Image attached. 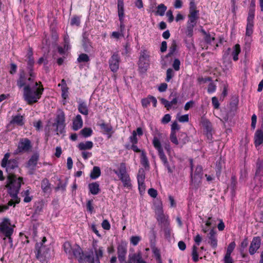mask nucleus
Instances as JSON below:
<instances>
[{"mask_svg":"<svg viewBox=\"0 0 263 263\" xmlns=\"http://www.w3.org/2000/svg\"><path fill=\"white\" fill-rule=\"evenodd\" d=\"M17 85L20 87H24L23 96L25 100L29 104L37 102L40 99L44 91V88L40 82H28L26 81L24 71L20 74V78L17 81Z\"/></svg>","mask_w":263,"mask_h":263,"instance_id":"obj_1","label":"nucleus"},{"mask_svg":"<svg viewBox=\"0 0 263 263\" xmlns=\"http://www.w3.org/2000/svg\"><path fill=\"white\" fill-rule=\"evenodd\" d=\"M7 180V187L8 188V193L11 197V199L8 202V205H0V212L7 210L9 206H12L20 202V199L17 194L23 183V178H17L15 176L10 174Z\"/></svg>","mask_w":263,"mask_h":263,"instance_id":"obj_2","label":"nucleus"},{"mask_svg":"<svg viewBox=\"0 0 263 263\" xmlns=\"http://www.w3.org/2000/svg\"><path fill=\"white\" fill-rule=\"evenodd\" d=\"M63 248L68 258H76L79 263H83L85 261L84 252L79 245H72L69 242L67 241L63 244Z\"/></svg>","mask_w":263,"mask_h":263,"instance_id":"obj_3","label":"nucleus"},{"mask_svg":"<svg viewBox=\"0 0 263 263\" xmlns=\"http://www.w3.org/2000/svg\"><path fill=\"white\" fill-rule=\"evenodd\" d=\"M153 144L157 150L159 156L164 166L167 169L168 173H172L173 170L169 165L167 159L165 155L159 139L157 137H154L153 140Z\"/></svg>","mask_w":263,"mask_h":263,"instance_id":"obj_4","label":"nucleus"},{"mask_svg":"<svg viewBox=\"0 0 263 263\" xmlns=\"http://www.w3.org/2000/svg\"><path fill=\"white\" fill-rule=\"evenodd\" d=\"M0 232L8 238L11 246H12V239L11 236L13 234V229L11 225L10 220L9 218H4L0 222Z\"/></svg>","mask_w":263,"mask_h":263,"instance_id":"obj_5","label":"nucleus"},{"mask_svg":"<svg viewBox=\"0 0 263 263\" xmlns=\"http://www.w3.org/2000/svg\"><path fill=\"white\" fill-rule=\"evenodd\" d=\"M10 154L7 153L5 154L4 158L1 162V166L6 168L7 172L11 174L12 170L18 166V163L16 159H9Z\"/></svg>","mask_w":263,"mask_h":263,"instance_id":"obj_6","label":"nucleus"},{"mask_svg":"<svg viewBox=\"0 0 263 263\" xmlns=\"http://www.w3.org/2000/svg\"><path fill=\"white\" fill-rule=\"evenodd\" d=\"M31 143L30 140L27 138H22L18 143L17 148L14 152L15 155L25 153L29 151L31 148Z\"/></svg>","mask_w":263,"mask_h":263,"instance_id":"obj_7","label":"nucleus"},{"mask_svg":"<svg viewBox=\"0 0 263 263\" xmlns=\"http://www.w3.org/2000/svg\"><path fill=\"white\" fill-rule=\"evenodd\" d=\"M95 257L91 255H85V260L88 263H100V259L103 257V249L102 247L95 248Z\"/></svg>","mask_w":263,"mask_h":263,"instance_id":"obj_8","label":"nucleus"},{"mask_svg":"<svg viewBox=\"0 0 263 263\" xmlns=\"http://www.w3.org/2000/svg\"><path fill=\"white\" fill-rule=\"evenodd\" d=\"M139 68L142 72L145 71L149 66V55L146 51L141 52L139 63Z\"/></svg>","mask_w":263,"mask_h":263,"instance_id":"obj_9","label":"nucleus"},{"mask_svg":"<svg viewBox=\"0 0 263 263\" xmlns=\"http://www.w3.org/2000/svg\"><path fill=\"white\" fill-rule=\"evenodd\" d=\"M120 58L118 52H114L110 58L108 63L111 71L117 72L119 68Z\"/></svg>","mask_w":263,"mask_h":263,"instance_id":"obj_10","label":"nucleus"},{"mask_svg":"<svg viewBox=\"0 0 263 263\" xmlns=\"http://www.w3.org/2000/svg\"><path fill=\"white\" fill-rule=\"evenodd\" d=\"M117 254L119 260L121 263L125 262L126 255L127 254V245L122 242L117 247Z\"/></svg>","mask_w":263,"mask_h":263,"instance_id":"obj_11","label":"nucleus"},{"mask_svg":"<svg viewBox=\"0 0 263 263\" xmlns=\"http://www.w3.org/2000/svg\"><path fill=\"white\" fill-rule=\"evenodd\" d=\"M57 130L60 133H62L65 126V114L62 110H60L56 117Z\"/></svg>","mask_w":263,"mask_h":263,"instance_id":"obj_12","label":"nucleus"},{"mask_svg":"<svg viewBox=\"0 0 263 263\" xmlns=\"http://www.w3.org/2000/svg\"><path fill=\"white\" fill-rule=\"evenodd\" d=\"M145 178V173L144 169L140 168L137 175L138 187L140 192L144 191L145 189V185L144 183Z\"/></svg>","mask_w":263,"mask_h":263,"instance_id":"obj_13","label":"nucleus"},{"mask_svg":"<svg viewBox=\"0 0 263 263\" xmlns=\"http://www.w3.org/2000/svg\"><path fill=\"white\" fill-rule=\"evenodd\" d=\"M261 240L259 237H255L253 238L249 249L251 255L254 254L260 247Z\"/></svg>","mask_w":263,"mask_h":263,"instance_id":"obj_14","label":"nucleus"},{"mask_svg":"<svg viewBox=\"0 0 263 263\" xmlns=\"http://www.w3.org/2000/svg\"><path fill=\"white\" fill-rule=\"evenodd\" d=\"M180 126L177 122H174L172 124L170 139L173 144H178V139L176 136V130H179Z\"/></svg>","mask_w":263,"mask_h":263,"instance_id":"obj_15","label":"nucleus"},{"mask_svg":"<svg viewBox=\"0 0 263 263\" xmlns=\"http://www.w3.org/2000/svg\"><path fill=\"white\" fill-rule=\"evenodd\" d=\"M160 100L161 103L164 105L165 107H166L167 110H170L172 108L175 109L178 107V98L177 97L173 98L171 101H167L164 98L161 99Z\"/></svg>","mask_w":263,"mask_h":263,"instance_id":"obj_16","label":"nucleus"},{"mask_svg":"<svg viewBox=\"0 0 263 263\" xmlns=\"http://www.w3.org/2000/svg\"><path fill=\"white\" fill-rule=\"evenodd\" d=\"M208 243L211 246L215 249L217 246L216 232L214 229H211L208 235Z\"/></svg>","mask_w":263,"mask_h":263,"instance_id":"obj_17","label":"nucleus"},{"mask_svg":"<svg viewBox=\"0 0 263 263\" xmlns=\"http://www.w3.org/2000/svg\"><path fill=\"white\" fill-rule=\"evenodd\" d=\"M202 175V167L198 165L195 170L194 174L191 173V180L193 182H200Z\"/></svg>","mask_w":263,"mask_h":263,"instance_id":"obj_18","label":"nucleus"},{"mask_svg":"<svg viewBox=\"0 0 263 263\" xmlns=\"http://www.w3.org/2000/svg\"><path fill=\"white\" fill-rule=\"evenodd\" d=\"M113 172L117 175L119 180L124 178L125 175L128 174L127 172L126 167L124 163L120 164L118 170H114Z\"/></svg>","mask_w":263,"mask_h":263,"instance_id":"obj_19","label":"nucleus"},{"mask_svg":"<svg viewBox=\"0 0 263 263\" xmlns=\"http://www.w3.org/2000/svg\"><path fill=\"white\" fill-rule=\"evenodd\" d=\"M254 144L256 147L263 143V127L262 129H258L254 134Z\"/></svg>","mask_w":263,"mask_h":263,"instance_id":"obj_20","label":"nucleus"},{"mask_svg":"<svg viewBox=\"0 0 263 263\" xmlns=\"http://www.w3.org/2000/svg\"><path fill=\"white\" fill-rule=\"evenodd\" d=\"M39 158V155L37 154H35L33 155L28 162L27 167L29 168L30 170H34L35 167L37 164Z\"/></svg>","mask_w":263,"mask_h":263,"instance_id":"obj_21","label":"nucleus"},{"mask_svg":"<svg viewBox=\"0 0 263 263\" xmlns=\"http://www.w3.org/2000/svg\"><path fill=\"white\" fill-rule=\"evenodd\" d=\"M189 141V138L185 133H180L179 135V139L178 140V144H175L176 145H179L180 147L183 146L184 144Z\"/></svg>","mask_w":263,"mask_h":263,"instance_id":"obj_22","label":"nucleus"},{"mask_svg":"<svg viewBox=\"0 0 263 263\" xmlns=\"http://www.w3.org/2000/svg\"><path fill=\"white\" fill-rule=\"evenodd\" d=\"M83 126V120L81 115H78L73 121L72 128L74 130H78Z\"/></svg>","mask_w":263,"mask_h":263,"instance_id":"obj_23","label":"nucleus"},{"mask_svg":"<svg viewBox=\"0 0 263 263\" xmlns=\"http://www.w3.org/2000/svg\"><path fill=\"white\" fill-rule=\"evenodd\" d=\"M240 51L241 48L239 44H237L233 47L231 54L234 61H237L238 60V55Z\"/></svg>","mask_w":263,"mask_h":263,"instance_id":"obj_24","label":"nucleus"},{"mask_svg":"<svg viewBox=\"0 0 263 263\" xmlns=\"http://www.w3.org/2000/svg\"><path fill=\"white\" fill-rule=\"evenodd\" d=\"M34 63H27V69L30 77L26 79V81L28 82H33L36 77L35 73L33 72Z\"/></svg>","mask_w":263,"mask_h":263,"instance_id":"obj_25","label":"nucleus"},{"mask_svg":"<svg viewBox=\"0 0 263 263\" xmlns=\"http://www.w3.org/2000/svg\"><path fill=\"white\" fill-rule=\"evenodd\" d=\"M88 188L90 193L94 195H97L100 191L99 184L97 182L89 183Z\"/></svg>","mask_w":263,"mask_h":263,"instance_id":"obj_26","label":"nucleus"},{"mask_svg":"<svg viewBox=\"0 0 263 263\" xmlns=\"http://www.w3.org/2000/svg\"><path fill=\"white\" fill-rule=\"evenodd\" d=\"M198 11H194L190 12L189 15V20L187 23L196 25L197 21L198 19Z\"/></svg>","mask_w":263,"mask_h":263,"instance_id":"obj_27","label":"nucleus"},{"mask_svg":"<svg viewBox=\"0 0 263 263\" xmlns=\"http://www.w3.org/2000/svg\"><path fill=\"white\" fill-rule=\"evenodd\" d=\"M10 123L18 126H22L24 123L23 117L20 115L13 116Z\"/></svg>","mask_w":263,"mask_h":263,"instance_id":"obj_28","label":"nucleus"},{"mask_svg":"<svg viewBox=\"0 0 263 263\" xmlns=\"http://www.w3.org/2000/svg\"><path fill=\"white\" fill-rule=\"evenodd\" d=\"M92 142L88 141L85 142H81L79 144L78 147L80 150L90 149L93 147Z\"/></svg>","mask_w":263,"mask_h":263,"instance_id":"obj_29","label":"nucleus"},{"mask_svg":"<svg viewBox=\"0 0 263 263\" xmlns=\"http://www.w3.org/2000/svg\"><path fill=\"white\" fill-rule=\"evenodd\" d=\"M101 175V170L99 166H94L90 173V177L92 179H96Z\"/></svg>","mask_w":263,"mask_h":263,"instance_id":"obj_30","label":"nucleus"},{"mask_svg":"<svg viewBox=\"0 0 263 263\" xmlns=\"http://www.w3.org/2000/svg\"><path fill=\"white\" fill-rule=\"evenodd\" d=\"M79 111L82 114L87 116L88 114V109L87 104L84 102H80L78 105Z\"/></svg>","mask_w":263,"mask_h":263,"instance_id":"obj_31","label":"nucleus"},{"mask_svg":"<svg viewBox=\"0 0 263 263\" xmlns=\"http://www.w3.org/2000/svg\"><path fill=\"white\" fill-rule=\"evenodd\" d=\"M120 180L122 182L124 187L129 189L132 187L131 180L129 174L125 175L124 178H122Z\"/></svg>","mask_w":263,"mask_h":263,"instance_id":"obj_32","label":"nucleus"},{"mask_svg":"<svg viewBox=\"0 0 263 263\" xmlns=\"http://www.w3.org/2000/svg\"><path fill=\"white\" fill-rule=\"evenodd\" d=\"M41 188L44 193H47L50 190V184L47 179H44L41 182Z\"/></svg>","mask_w":263,"mask_h":263,"instance_id":"obj_33","label":"nucleus"},{"mask_svg":"<svg viewBox=\"0 0 263 263\" xmlns=\"http://www.w3.org/2000/svg\"><path fill=\"white\" fill-rule=\"evenodd\" d=\"M195 24L187 23L186 28L185 31V34L189 37H192L193 35V30Z\"/></svg>","mask_w":263,"mask_h":263,"instance_id":"obj_34","label":"nucleus"},{"mask_svg":"<svg viewBox=\"0 0 263 263\" xmlns=\"http://www.w3.org/2000/svg\"><path fill=\"white\" fill-rule=\"evenodd\" d=\"M253 21H247L246 34L251 36L253 32Z\"/></svg>","mask_w":263,"mask_h":263,"instance_id":"obj_35","label":"nucleus"},{"mask_svg":"<svg viewBox=\"0 0 263 263\" xmlns=\"http://www.w3.org/2000/svg\"><path fill=\"white\" fill-rule=\"evenodd\" d=\"M157 9L156 14L160 16H163L167 9V7L164 4H161L157 6Z\"/></svg>","mask_w":263,"mask_h":263,"instance_id":"obj_36","label":"nucleus"},{"mask_svg":"<svg viewBox=\"0 0 263 263\" xmlns=\"http://www.w3.org/2000/svg\"><path fill=\"white\" fill-rule=\"evenodd\" d=\"M201 124L203 127L206 130L207 133H210L212 131V124L208 120L202 119Z\"/></svg>","mask_w":263,"mask_h":263,"instance_id":"obj_37","label":"nucleus"},{"mask_svg":"<svg viewBox=\"0 0 263 263\" xmlns=\"http://www.w3.org/2000/svg\"><path fill=\"white\" fill-rule=\"evenodd\" d=\"M92 132V130L90 128L87 127L84 128L80 132L81 134L85 138L91 136Z\"/></svg>","mask_w":263,"mask_h":263,"instance_id":"obj_38","label":"nucleus"},{"mask_svg":"<svg viewBox=\"0 0 263 263\" xmlns=\"http://www.w3.org/2000/svg\"><path fill=\"white\" fill-rule=\"evenodd\" d=\"M198 248L195 245L192 247V256L193 260L194 262H197L199 260V255L197 252Z\"/></svg>","mask_w":263,"mask_h":263,"instance_id":"obj_39","label":"nucleus"},{"mask_svg":"<svg viewBox=\"0 0 263 263\" xmlns=\"http://www.w3.org/2000/svg\"><path fill=\"white\" fill-rule=\"evenodd\" d=\"M23 196L24 197V201L25 202H29L32 200V197L30 196V189L24 191L23 193Z\"/></svg>","mask_w":263,"mask_h":263,"instance_id":"obj_40","label":"nucleus"},{"mask_svg":"<svg viewBox=\"0 0 263 263\" xmlns=\"http://www.w3.org/2000/svg\"><path fill=\"white\" fill-rule=\"evenodd\" d=\"M62 90V97L64 99L63 104H65L66 101V100L68 97V88L67 87H64L61 88Z\"/></svg>","mask_w":263,"mask_h":263,"instance_id":"obj_41","label":"nucleus"},{"mask_svg":"<svg viewBox=\"0 0 263 263\" xmlns=\"http://www.w3.org/2000/svg\"><path fill=\"white\" fill-rule=\"evenodd\" d=\"M27 63H34V61L33 58V51L31 48H29L27 54Z\"/></svg>","mask_w":263,"mask_h":263,"instance_id":"obj_42","label":"nucleus"},{"mask_svg":"<svg viewBox=\"0 0 263 263\" xmlns=\"http://www.w3.org/2000/svg\"><path fill=\"white\" fill-rule=\"evenodd\" d=\"M141 164L145 167H146L148 166L149 163L148 159L146 156V154L144 152H142L141 153Z\"/></svg>","mask_w":263,"mask_h":263,"instance_id":"obj_43","label":"nucleus"},{"mask_svg":"<svg viewBox=\"0 0 263 263\" xmlns=\"http://www.w3.org/2000/svg\"><path fill=\"white\" fill-rule=\"evenodd\" d=\"M43 248H40L37 251V253L36 254V256L37 258L41 262H43L46 260V256L45 255H43L42 254V251L43 250Z\"/></svg>","mask_w":263,"mask_h":263,"instance_id":"obj_44","label":"nucleus"},{"mask_svg":"<svg viewBox=\"0 0 263 263\" xmlns=\"http://www.w3.org/2000/svg\"><path fill=\"white\" fill-rule=\"evenodd\" d=\"M79 62H87L90 60L88 55L85 53L81 54L77 59Z\"/></svg>","mask_w":263,"mask_h":263,"instance_id":"obj_45","label":"nucleus"},{"mask_svg":"<svg viewBox=\"0 0 263 263\" xmlns=\"http://www.w3.org/2000/svg\"><path fill=\"white\" fill-rule=\"evenodd\" d=\"M100 126L101 128L107 133H109L112 130V127L110 125L103 123Z\"/></svg>","mask_w":263,"mask_h":263,"instance_id":"obj_46","label":"nucleus"},{"mask_svg":"<svg viewBox=\"0 0 263 263\" xmlns=\"http://www.w3.org/2000/svg\"><path fill=\"white\" fill-rule=\"evenodd\" d=\"M236 246V243L234 241L231 242L228 246L226 255H231L232 252L233 251Z\"/></svg>","mask_w":263,"mask_h":263,"instance_id":"obj_47","label":"nucleus"},{"mask_svg":"<svg viewBox=\"0 0 263 263\" xmlns=\"http://www.w3.org/2000/svg\"><path fill=\"white\" fill-rule=\"evenodd\" d=\"M141 240V237L139 236H133L130 238V243L134 246H137Z\"/></svg>","mask_w":263,"mask_h":263,"instance_id":"obj_48","label":"nucleus"},{"mask_svg":"<svg viewBox=\"0 0 263 263\" xmlns=\"http://www.w3.org/2000/svg\"><path fill=\"white\" fill-rule=\"evenodd\" d=\"M151 102V96L143 99L141 101L142 106L144 108H147Z\"/></svg>","mask_w":263,"mask_h":263,"instance_id":"obj_49","label":"nucleus"},{"mask_svg":"<svg viewBox=\"0 0 263 263\" xmlns=\"http://www.w3.org/2000/svg\"><path fill=\"white\" fill-rule=\"evenodd\" d=\"M157 219L158 221H159L161 223H163L165 225L168 224V221L167 220V218L166 217V216L163 214L161 215H158L157 216Z\"/></svg>","mask_w":263,"mask_h":263,"instance_id":"obj_50","label":"nucleus"},{"mask_svg":"<svg viewBox=\"0 0 263 263\" xmlns=\"http://www.w3.org/2000/svg\"><path fill=\"white\" fill-rule=\"evenodd\" d=\"M174 76V72L171 68H168L166 71V77L165 80L166 82H169L172 78Z\"/></svg>","mask_w":263,"mask_h":263,"instance_id":"obj_51","label":"nucleus"},{"mask_svg":"<svg viewBox=\"0 0 263 263\" xmlns=\"http://www.w3.org/2000/svg\"><path fill=\"white\" fill-rule=\"evenodd\" d=\"M129 141L132 143V144H137L138 140V138L137 137V133H136V131L134 130L133 132L132 135L131 136L129 137Z\"/></svg>","mask_w":263,"mask_h":263,"instance_id":"obj_52","label":"nucleus"},{"mask_svg":"<svg viewBox=\"0 0 263 263\" xmlns=\"http://www.w3.org/2000/svg\"><path fill=\"white\" fill-rule=\"evenodd\" d=\"M177 49V45L175 42H173L171 46H170L169 48V52L168 53V57H171L172 55L176 51Z\"/></svg>","mask_w":263,"mask_h":263,"instance_id":"obj_53","label":"nucleus"},{"mask_svg":"<svg viewBox=\"0 0 263 263\" xmlns=\"http://www.w3.org/2000/svg\"><path fill=\"white\" fill-rule=\"evenodd\" d=\"M80 24V17L77 16H74L71 18L70 21V24L72 26H79Z\"/></svg>","mask_w":263,"mask_h":263,"instance_id":"obj_54","label":"nucleus"},{"mask_svg":"<svg viewBox=\"0 0 263 263\" xmlns=\"http://www.w3.org/2000/svg\"><path fill=\"white\" fill-rule=\"evenodd\" d=\"M255 8H250L247 21H253L254 18Z\"/></svg>","mask_w":263,"mask_h":263,"instance_id":"obj_55","label":"nucleus"},{"mask_svg":"<svg viewBox=\"0 0 263 263\" xmlns=\"http://www.w3.org/2000/svg\"><path fill=\"white\" fill-rule=\"evenodd\" d=\"M118 16L120 22H122L124 20V7L118 8Z\"/></svg>","mask_w":263,"mask_h":263,"instance_id":"obj_56","label":"nucleus"},{"mask_svg":"<svg viewBox=\"0 0 263 263\" xmlns=\"http://www.w3.org/2000/svg\"><path fill=\"white\" fill-rule=\"evenodd\" d=\"M177 119L180 122L182 123L187 122L189 120V115L187 114L178 117Z\"/></svg>","mask_w":263,"mask_h":263,"instance_id":"obj_57","label":"nucleus"},{"mask_svg":"<svg viewBox=\"0 0 263 263\" xmlns=\"http://www.w3.org/2000/svg\"><path fill=\"white\" fill-rule=\"evenodd\" d=\"M180 62L178 59L174 60L173 63V67L176 71H178L180 69Z\"/></svg>","mask_w":263,"mask_h":263,"instance_id":"obj_58","label":"nucleus"},{"mask_svg":"<svg viewBox=\"0 0 263 263\" xmlns=\"http://www.w3.org/2000/svg\"><path fill=\"white\" fill-rule=\"evenodd\" d=\"M102 228L106 230H109L110 229V224L109 221L105 219L104 220L102 223Z\"/></svg>","mask_w":263,"mask_h":263,"instance_id":"obj_59","label":"nucleus"},{"mask_svg":"<svg viewBox=\"0 0 263 263\" xmlns=\"http://www.w3.org/2000/svg\"><path fill=\"white\" fill-rule=\"evenodd\" d=\"M148 194L153 198H156L158 194L157 190L153 188L149 189L148 190Z\"/></svg>","mask_w":263,"mask_h":263,"instance_id":"obj_60","label":"nucleus"},{"mask_svg":"<svg viewBox=\"0 0 263 263\" xmlns=\"http://www.w3.org/2000/svg\"><path fill=\"white\" fill-rule=\"evenodd\" d=\"M171 120V116L170 114H166L164 116L161 120L162 123L163 124L168 123Z\"/></svg>","mask_w":263,"mask_h":263,"instance_id":"obj_61","label":"nucleus"},{"mask_svg":"<svg viewBox=\"0 0 263 263\" xmlns=\"http://www.w3.org/2000/svg\"><path fill=\"white\" fill-rule=\"evenodd\" d=\"M212 103L215 109H218L219 107V103L218 99L216 97H214L212 98Z\"/></svg>","mask_w":263,"mask_h":263,"instance_id":"obj_62","label":"nucleus"},{"mask_svg":"<svg viewBox=\"0 0 263 263\" xmlns=\"http://www.w3.org/2000/svg\"><path fill=\"white\" fill-rule=\"evenodd\" d=\"M215 40L214 36H212L210 34L208 33L204 36V40L208 44H211L212 41Z\"/></svg>","mask_w":263,"mask_h":263,"instance_id":"obj_63","label":"nucleus"},{"mask_svg":"<svg viewBox=\"0 0 263 263\" xmlns=\"http://www.w3.org/2000/svg\"><path fill=\"white\" fill-rule=\"evenodd\" d=\"M224 263H233V260L231 255H225L223 258Z\"/></svg>","mask_w":263,"mask_h":263,"instance_id":"obj_64","label":"nucleus"}]
</instances>
